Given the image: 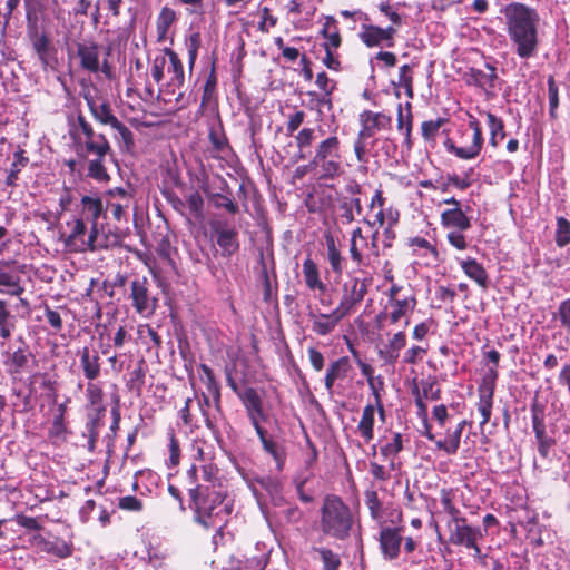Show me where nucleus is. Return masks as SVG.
I'll use <instances>...</instances> for the list:
<instances>
[{"label":"nucleus","instance_id":"f257e3e1","mask_svg":"<svg viewBox=\"0 0 570 570\" xmlns=\"http://www.w3.org/2000/svg\"><path fill=\"white\" fill-rule=\"evenodd\" d=\"M499 13L513 52L520 59L534 58L540 46L538 10L523 2L513 1L502 6Z\"/></svg>","mask_w":570,"mask_h":570},{"label":"nucleus","instance_id":"f03ea898","mask_svg":"<svg viewBox=\"0 0 570 570\" xmlns=\"http://www.w3.org/2000/svg\"><path fill=\"white\" fill-rule=\"evenodd\" d=\"M193 521L206 530L228 522L234 511V499L224 484L196 485L188 489Z\"/></svg>","mask_w":570,"mask_h":570},{"label":"nucleus","instance_id":"7ed1b4c3","mask_svg":"<svg viewBox=\"0 0 570 570\" xmlns=\"http://www.w3.org/2000/svg\"><path fill=\"white\" fill-rule=\"evenodd\" d=\"M318 527L321 535L317 542L322 543L324 537L336 541H346L351 538L354 528V517L351 508L340 495L326 494L320 509Z\"/></svg>","mask_w":570,"mask_h":570},{"label":"nucleus","instance_id":"20e7f679","mask_svg":"<svg viewBox=\"0 0 570 570\" xmlns=\"http://www.w3.org/2000/svg\"><path fill=\"white\" fill-rule=\"evenodd\" d=\"M546 410L547 405L535 395L530 403V413L537 451L541 459L551 461L557 445V426L554 423H547Z\"/></svg>","mask_w":570,"mask_h":570},{"label":"nucleus","instance_id":"39448f33","mask_svg":"<svg viewBox=\"0 0 570 570\" xmlns=\"http://www.w3.org/2000/svg\"><path fill=\"white\" fill-rule=\"evenodd\" d=\"M364 276L361 278L355 272L347 273V281L342 285V297L340 301L337 314L347 316L357 305L362 303L367 294L368 286L373 278L363 269L358 271Z\"/></svg>","mask_w":570,"mask_h":570},{"label":"nucleus","instance_id":"423d86ee","mask_svg":"<svg viewBox=\"0 0 570 570\" xmlns=\"http://www.w3.org/2000/svg\"><path fill=\"white\" fill-rule=\"evenodd\" d=\"M341 141L336 136H330L322 140L315 149L312 158L313 164L321 167L320 179H333L338 176L341 170Z\"/></svg>","mask_w":570,"mask_h":570},{"label":"nucleus","instance_id":"0eeeda50","mask_svg":"<svg viewBox=\"0 0 570 570\" xmlns=\"http://www.w3.org/2000/svg\"><path fill=\"white\" fill-rule=\"evenodd\" d=\"M210 230L224 257H232L239 250L238 229L228 219L212 220Z\"/></svg>","mask_w":570,"mask_h":570},{"label":"nucleus","instance_id":"6e6552de","mask_svg":"<svg viewBox=\"0 0 570 570\" xmlns=\"http://www.w3.org/2000/svg\"><path fill=\"white\" fill-rule=\"evenodd\" d=\"M70 136L73 141L76 155L81 160H88L91 155L95 157L114 156L111 146L104 134H99L97 138L91 140H82L73 130H70Z\"/></svg>","mask_w":570,"mask_h":570},{"label":"nucleus","instance_id":"1a4fd4ad","mask_svg":"<svg viewBox=\"0 0 570 570\" xmlns=\"http://www.w3.org/2000/svg\"><path fill=\"white\" fill-rule=\"evenodd\" d=\"M484 67L487 70H481L474 67L469 68L465 73L466 83L481 88L485 91L487 96L493 97L495 96V90L501 89L503 80L498 77L494 65L485 62Z\"/></svg>","mask_w":570,"mask_h":570},{"label":"nucleus","instance_id":"9d476101","mask_svg":"<svg viewBox=\"0 0 570 570\" xmlns=\"http://www.w3.org/2000/svg\"><path fill=\"white\" fill-rule=\"evenodd\" d=\"M132 307L139 314H150L156 309L158 299L149 291V281L145 276H136L130 282Z\"/></svg>","mask_w":570,"mask_h":570},{"label":"nucleus","instance_id":"9b49d317","mask_svg":"<svg viewBox=\"0 0 570 570\" xmlns=\"http://www.w3.org/2000/svg\"><path fill=\"white\" fill-rule=\"evenodd\" d=\"M254 429L262 443L263 450L273 458L276 470L282 472L287 458L284 439L273 432H268L262 425Z\"/></svg>","mask_w":570,"mask_h":570},{"label":"nucleus","instance_id":"f8f14e48","mask_svg":"<svg viewBox=\"0 0 570 570\" xmlns=\"http://www.w3.org/2000/svg\"><path fill=\"white\" fill-rule=\"evenodd\" d=\"M403 527H383L380 530V549L385 560L392 561L399 558L403 542Z\"/></svg>","mask_w":570,"mask_h":570},{"label":"nucleus","instance_id":"ddd939ff","mask_svg":"<svg viewBox=\"0 0 570 570\" xmlns=\"http://www.w3.org/2000/svg\"><path fill=\"white\" fill-rule=\"evenodd\" d=\"M239 400L242 401L247 416L250 421L253 428L259 426V421H266L267 414L263 409V401L256 389L248 386L243 390L242 394H239Z\"/></svg>","mask_w":570,"mask_h":570},{"label":"nucleus","instance_id":"4468645a","mask_svg":"<svg viewBox=\"0 0 570 570\" xmlns=\"http://www.w3.org/2000/svg\"><path fill=\"white\" fill-rule=\"evenodd\" d=\"M397 30L394 26L381 28L374 24H364L363 31L360 33V38L368 48L379 47L383 42H385L386 47H392L394 45V36Z\"/></svg>","mask_w":570,"mask_h":570},{"label":"nucleus","instance_id":"2eb2a0df","mask_svg":"<svg viewBox=\"0 0 570 570\" xmlns=\"http://www.w3.org/2000/svg\"><path fill=\"white\" fill-rule=\"evenodd\" d=\"M219 189L220 191L214 193L203 186V191L214 208L225 209L230 215L238 214L239 205L235 202L232 189L224 178L222 179V186Z\"/></svg>","mask_w":570,"mask_h":570},{"label":"nucleus","instance_id":"dca6fc26","mask_svg":"<svg viewBox=\"0 0 570 570\" xmlns=\"http://www.w3.org/2000/svg\"><path fill=\"white\" fill-rule=\"evenodd\" d=\"M449 541L455 546L472 547L474 541L482 537L480 528L468 525L465 518L459 519V521L452 524L449 522Z\"/></svg>","mask_w":570,"mask_h":570},{"label":"nucleus","instance_id":"f3484780","mask_svg":"<svg viewBox=\"0 0 570 570\" xmlns=\"http://www.w3.org/2000/svg\"><path fill=\"white\" fill-rule=\"evenodd\" d=\"M262 489H264L274 507H284L287 500L283 494V482L277 476L272 475H256L253 478Z\"/></svg>","mask_w":570,"mask_h":570},{"label":"nucleus","instance_id":"a211bd4d","mask_svg":"<svg viewBox=\"0 0 570 570\" xmlns=\"http://www.w3.org/2000/svg\"><path fill=\"white\" fill-rule=\"evenodd\" d=\"M441 225L445 229L468 230L471 228V217L462 207H452L441 213Z\"/></svg>","mask_w":570,"mask_h":570},{"label":"nucleus","instance_id":"6ab92c4d","mask_svg":"<svg viewBox=\"0 0 570 570\" xmlns=\"http://www.w3.org/2000/svg\"><path fill=\"white\" fill-rule=\"evenodd\" d=\"M77 56L82 69L96 73L99 71V45L96 42L77 43Z\"/></svg>","mask_w":570,"mask_h":570},{"label":"nucleus","instance_id":"aec40b11","mask_svg":"<svg viewBox=\"0 0 570 570\" xmlns=\"http://www.w3.org/2000/svg\"><path fill=\"white\" fill-rule=\"evenodd\" d=\"M352 368L348 356H342L333 361L325 374L324 384L326 390L332 393L335 381L343 380Z\"/></svg>","mask_w":570,"mask_h":570},{"label":"nucleus","instance_id":"412c9836","mask_svg":"<svg viewBox=\"0 0 570 570\" xmlns=\"http://www.w3.org/2000/svg\"><path fill=\"white\" fill-rule=\"evenodd\" d=\"M148 372V364L144 357H140L136 362V366L134 370L129 371L128 380L126 382V387L128 391L136 394V396H140L142 393V387L145 385L146 374Z\"/></svg>","mask_w":570,"mask_h":570},{"label":"nucleus","instance_id":"4be33fe9","mask_svg":"<svg viewBox=\"0 0 570 570\" xmlns=\"http://www.w3.org/2000/svg\"><path fill=\"white\" fill-rule=\"evenodd\" d=\"M460 266L470 279L474 281L482 288H488V273L475 258L468 257L466 259H461Z\"/></svg>","mask_w":570,"mask_h":570},{"label":"nucleus","instance_id":"5701e85b","mask_svg":"<svg viewBox=\"0 0 570 570\" xmlns=\"http://www.w3.org/2000/svg\"><path fill=\"white\" fill-rule=\"evenodd\" d=\"M322 543L317 542V539L313 540V544L311 546V552H315L318 554V558L322 562V570H340L342 567V560L338 553L334 552L332 549L327 547L321 546Z\"/></svg>","mask_w":570,"mask_h":570},{"label":"nucleus","instance_id":"b1692460","mask_svg":"<svg viewBox=\"0 0 570 570\" xmlns=\"http://www.w3.org/2000/svg\"><path fill=\"white\" fill-rule=\"evenodd\" d=\"M338 309L335 308L330 314H321L318 317L313 316L312 330L318 335L325 336L334 331L345 315L337 314Z\"/></svg>","mask_w":570,"mask_h":570},{"label":"nucleus","instance_id":"393cba45","mask_svg":"<svg viewBox=\"0 0 570 570\" xmlns=\"http://www.w3.org/2000/svg\"><path fill=\"white\" fill-rule=\"evenodd\" d=\"M80 364L86 379L92 381L100 375L99 355L96 351H90L89 347H83L80 351Z\"/></svg>","mask_w":570,"mask_h":570},{"label":"nucleus","instance_id":"a878e982","mask_svg":"<svg viewBox=\"0 0 570 570\" xmlns=\"http://www.w3.org/2000/svg\"><path fill=\"white\" fill-rule=\"evenodd\" d=\"M216 57L212 60V67L210 71L206 78L204 88H203V95H202V101L199 106V112L203 114L204 109L213 101L216 100V89L218 83V78L216 73Z\"/></svg>","mask_w":570,"mask_h":570},{"label":"nucleus","instance_id":"bb28decb","mask_svg":"<svg viewBox=\"0 0 570 570\" xmlns=\"http://www.w3.org/2000/svg\"><path fill=\"white\" fill-rule=\"evenodd\" d=\"M406 345V335L400 331L394 334L385 350H380L379 355L389 365H394L399 357V351Z\"/></svg>","mask_w":570,"mask_h":570},{"label":"nucleus","instance_id":"cd10ccee","mask_svg":"<svg viewBox=\"0 0 570 570\" xmlns=\"http://www.w3.org/2000/svg\"><path fill=\"white\" fill-rule=\"evenodd\" d=\"M303 274L305 284L309 289H318L321 293L326 292L327 286L320 278L317 265L309 257H307L303 263Z\"/></svg>","mask_w":570,"mask_h":570},{"label":"nucleus","instance_id":"c85d7f7f","mask_svg":"<svg viewBox=\"0 0 570 570\" xmlns=\"http://www.w3.org/2000/svg\"><path fill=\"white\" fill-rule=\"evenodd\" d=\"M42 551L57 558H68L73 552V546L71 542H67L60 538L53 540H45L42 542Z\"/></svg>","mask_w":570,"mask_h":570},{"label":"nucleus","instance_id":"c756f323","mask_svg":"<svg viewBox=\"0 0 570 570\" xmlns=\"http://www.w3.org/2000/svg\"><path fill=\"white\" fill-rule=\"evenodd\" d=\"M165 56L169 58L170 67L168 72L173 73L170 85L181 87L184 85V67L179 56L171 48L163 49Z\"/></svg>","mask_w":570,"mask_h":570},{"label":"nucleus","instance_id":"7c9ffc66","mask_svg":"<svg viewBox=\"0 0 570 570\" xmlns=\"http://www.w3.org/2000/svg\"><path fill=\"white\" fill-rule=\"evenodd\" d=\"M22 344L23 346L16 350L10 356L8 366L11 374H20L24 368H27L29 360L32 357V353L23 341Z\"/></svg>","mask_w":570,"mask_h":570},{"label":"nucleus","instance_id":"2f4dec72","mask_svg":"<svg viewBox=\"0 0 570 570\" xmlns=\"http://www.w3.org/2000/svg\"><path fill=\"white\" fill-rule=\"evenodd\" d=\"M374 414L375 406L373 404H367L363 409L362 417L357 425V430L365 442H370L374 436Z\"/></svg>","mask_w":570,"mask_h":570},{"label":"nucleus","instance_id":"473e14b6","mask_svg":"<svg viewBox=\"0 0 570 570\" xmlns=\"http://www.w3.org/2000/svg\"><path fill=\"white\" fill-rule=\"evenodd\" d=\"M16 328V316L11 313L8 303L0 298V337L7 340Z\"/></svg>","mask_w":570,"mask_h":570},{"label":"nucleus","instance_id":"72a5a7b5","mask_svg":"<svg viewBox=\"0 0 570 570\" xmlns=\"http://www.w3.org/2000/svg\"><path fill=\"white\" fill-rule=\"evenodd\" d=\"M26 3V21H27V37L29 40H33L39 38L46 32L41 30V26L39 23V18L36 12L35 7L31 4L30 0H24Z\"/></svg>","mask_w":570,"mask_h":570},{"label":"nucleus","instance_id":"f704fd0d","mask_svg":"<svg viewBox=\"0 0 570 570\" xmlns=\"http://www.w3.org/2000/svg\"><path fill=\"white\" fill-rule=\"evenodd\" d=\"M106 413V406L100 405L99 407L95 409L94 413H90L88 415V421L86 423V431L83 433L85 436L88 438V440H98L99 436V428L104 424L102 417Z\"/></svg>","mask_w":570,"mask_h":570},{"label":"nucleus","instance_id":"c9c22d12","mask_svg":"<svg viewBox=\"0 0 570 570\" xmlns=\"http://www.w3.org/2000/svg\"><path fill=\"white\" fill-rule=\"evenodd\" d=\"M23 149H18L13 154V161L11 164V167L9 169V173L7 175L4 184L9 187L17 186V180L19 177V173L21 171L22 167H26L29 163V158L24 155Z\"/></svg>","mask_w":570,"mask_h":570},{"label":"nucleus","instance_id":"e433bc0d","mask_svg":"<svg viewBox=\"0 0 570 570\" xmlns=\"http://www.w3.org/2000/svg\"><path fill=\"white\" fill-rule=\"evenodd\" d=\"M105 159L106 157H95L94 159L88 158L87 177L98 183H108L111 177L105 166Z\"/></svg>","mask_w":570,"mask_h":570},{"label":"nucleus","instance_id":"4c0bfd02","mask_svg":"<svg viewBox=\"0 0 570 570\" xmlns=\"http://www.w3.org/2000/svg\"><path fill=\"white\" fill-rule=\"evenodd\" d=\"M308 96L314 97L315 99H311L309 101V108L313 110H316L317 112V119L322 121L325 117V112L323 111V108H326L327 111L333 110V100H332V94L326 91L325 94H322L318 96L315 91H308Z\"/></svg>","mask_w":570,"mask_h":570},{"label":"nucleus","instance_id":"58836bf2","mask_svg":"<svg viewBox=\"0 0 570 570\" xmlns=\"http://www.w3.org/2000/svg\"><path fill=\"white\" fill-rule=\"evenodd\" d=\"M488 126L490 129V145L497 147L505 138L503 120L492 112H487Z\"/></svg>","mask_w":570,"mask_h":570},{"label":"nucleus","instance_id":"ea45409f","mask_svg":"<svg viewBox=\"0 0 570 570\" xmlns=\"http://www.w3.org/2000/svg\"><path fill=\"white\" fill-rule=\"evenodd\" d=\"M325 240L327 247V258L332 267V271L336 275L341 276L343 273L344 258L342 257L341 252L337 249L335 245V239L332 235H326Z\"/></svg>","mask_w":570,"mask_h":570},{"label":"nucleus","instance_id":"a19ab883","mask_svg":"<svg viewBox=\"0 0 570 570\" xmlns=\"http://www.w3.org/2000/svg\"><path fill=\"white\" fill-rule=\"evenodd\" d=\"M360 121L370 124L371 128L382 130L390 128L392 118L383 112H373L371 110H364L360 115Z\"/></svg>","mask_w":570,"mask_h":570},{"label":"nucleus","instance_id":"79ce46f5","mask_svg":"<svg viewBox=\"0 0 570 570\" xmlns=\"http://www.w3.org/2000/svg\"><path fill=\"white\" fill-rule=\"evenodd\" d=\"M81 204L83 212L90 215V222H98L99 217L104 214L105 207L101 198L91 197L88 195L82 196Z\"/></svg>","mask_w":570,"mask_h":570},{"label":"nucleus","instance_id":"37998d69","mask_svg":"<svg viewBox=\"0 0 570 570\" xmlns=\"http://www.w3.org/2000/svg\"><path fill=\"white\" fill-rule=\"evenodd\" d=\"M403 435L399 432H394L392 440L386 441L380 449L381 455L384 459L396 458V455L404 449Z\"/></svg>","mask_w":570,"mask_h":570},{"label":"nucleus","instance_id":"c03bdc74","mask_svg":"<svg viewBox=\"0 0 570 570\" xmlns=\"http://www.w3.org/2000/svg\"><path fill=\"white\" fill-rule=\"evenodd\" d=\"M213 405L215 406V404L213 403ZM204 422H205V425L206 428L212 432L214 439L216 440L217 444L223 448V438H222V430H220V426H219V416H218V412L215 411V409L212 411H208V412H204Z\"/></svg>","mask_w":570,"mask_h":570},{"label":"nucleus","instance_id":"a18cd8bd","mask_svg":"<svg viewBox=\"0 0 570 570\" xmlns=\"http://www.w3.org/2000/svg\"><path fill=\"white\" fill-rule=\"evenodd\" d=\"M258 263L261 265V281H262V285H263V299L266 303H271L272 297H273V287H272V282H271L267 263L265 261L263 253L259 254Z\"/></svg>","mask_w":570,"mask_h":570},{"label":"nucleus","instance_id":"49530a36","mask_svg":"<svg viewBox=\"0 0 570 570\" xmlns=\"http://www.w3.org/2000/svg\"><path fill=\"white\" fill-rule=\"evenodd\" d=\"M175 20H176V12L169 7H164L161 9L160 13L158 14L157 22H156L157 32H158L159 38L165 37L169 27L174 23Z\"/></svg>","mask_w":570,"mask_h":570},{"label":"nucleus","instance_id":"de8ad7c7","mask_svg":"<svg viewBox=\"0 0 570 570\" xmlns=\"http://www.w3.org/2000/svg\"><path fill=\"white\" fill-rule=\"evenodd\" d=\"M548 97H549V116L551 119L557 118V109L559 107V88L552 75L547 79Z\"/></svg>","mask_w":570,"mask_h":570},{"label":"nucleus","instance_id":"09e8293b","mask_svg":"<svg viewBox=\"0 0 570 570\" xmlns=\"http://www.w3.org/2000/svg\"><path fill=\"white\" fill-rule=\"evenodd\" d=\"M16 265L17 262L13 259L0 261V285L8 287L10 285H16V278L19 277L17 273L12 272V267Z\"/></svg>","mask_w":570,"mask_h":570},{"label":"nucleus","instance_id":"8fccbe9b","mask_svg":"<svg viewBox=\"0 0 570 570\" xmlns=\"http://www.w3.org/2000/svg\"><path fill=\"white\" fill-rule=\"evenodd\" d=\"M449 121L448 118H438L436 120H426L421 125L422 137L425 141H433L439 129Z\"/></svg>","mask_w":570,"mask_h":570},{"label":"nucleus","instance_id":"3c124183","mask_svg":"<svg viewBox=\"0 0 570 570\" xmlns=\"http://www.w3.org/2000/svg\"><path fill=\"white\" fill-rule=\"evenodd\" d=\"M186 46L188 51V67L191 71L197 60L198 50L202 46L200 32L196 31L190 33L186 40Z\"/></svg>","mask_w":570,"mask_h":570},{"label":"nucleus","instance_id":"603ef678","mask_svg":"<svg viewBox=\"0 0 570 570\" xmlns=\"http://www.w3.org/2000/svg\"><path fill=\"white\" fill-rule=\"evenodd\" d=\"M30 42L39 60L42 62L43 66H47L48 55L49 51L52 49L49 37L47 35H43L39 38L31 40Z\"/></svg>","mask_w":570,"mask_h":570},{"label":"nucleus","instance_id":"864d4df0","mask_svg":"<svg viewBox=\"0 0 570 570\" xmlns=\"http://www.w3.org/2000/svg\"><path fill=\"white\" fill-rule=\"evenodd\" d=\"M554 240L558 247H564L570 244V222L564 217L557 218Z\"/></svg>","mask_w":570,"mask_h":570},{"label":"nucleus","instance_id":"5fc2aeb1","mask_svg":"<svg viewBox=\"0 0 570 570\" xmlns=\"http://www.w3.org/2000/svg\"><path fill=\"white\" fill-rule=\"evenodd\" d=\"M110 127L119 134V137L124 144V149L126 151H131L135 148V138L132 131L118 119L115 120Z\"/></svg>","mask_w":570,"mask_h":570},{"label":"nucleus","instance_id":"6e6d98bb","mask_svg":"<svg viewBox=\"0 0 570 570\" xmlns=\"http://www.w3.org/2000/svg\"><path fill=\"white\" fill-rule=\"evenodd\" d=\"M365 504L370 510V514L373 519L377 520L382 517V503L379 499L377 492L375 490H366L365 493Z\"/></svg>","mask_w":570,"mask_h":570},{"label":"nucleus","instance_id":"4d7b16f0","mask_svg":"<svg viewBox=\"0 0 570 570\" xmlns=\"http://www.w3.org/2000/svg\"><path fill=\"white\" fill-rule=\"evenodd\" d=\"M92 117L102 125H111L118 118L114 115L111 106L108 101H102L97 108L96 115Z\"/></svg>","mask_w":570,"mask_h":570},{"label":"nucleus","instance_id":"13d9d810","mask_svg":"<svg viewBox=\"0 0 570 570\" xmlns=\"http://www.w3.org/2000/svg\"><path fill=\"white\" fill-rule=\"evenodd\" d=\"M186 204L188 205V208L190 210V214L199 219L204 217V199L199 191L191 193L186 200Z\"/></svg>","mask_w":570,"mask_h":570},{"label":"nucleus","instance_id":"bf43d9fd","mask_svg":"<svg viewBox=\"0 0 570 570\" xmlns=\"http://www.w3.org/2000/svg\"><path fill=\"white\" fill-rule=\"evenodd\" d=\"M377 9L381 13H383L392 23L393 26H402L403 19L402 16L397 12L396 8H394L389 0H382L377 4Z\"/></svg>","mask_w":570,"mask_h":570},{"label":"nucleus","instance_id":"052dcab7","mask_svg":"<svg viewBox=\"0 0 570 570\" xmlns=\"http://www.w3.org/2000/svg\"><path fill=\"white\" fill-rule=\"evenodd\" d=\"M41 377L42 382L40 386L43 390V396L51 403L56 404L58 401L57 381L47 376V374H41Z\"/></svg>","mask_w":570,"mask_h":570},{"label":"nucleus","instance_id":"680f3d73","mask_svg":"<svg viewBox=\"0 0 570 570\" xmlns=\"http://www.w3.org/2000/svg\"><path fill=\"white\" fill-rule=\"evenodd\" d=\"M222 134L214 128H210L208 132V139L216 151H224L225 148L229 147L228 139L223 130V125L220 124Z\"/></svg>","mask_w":570,"mask_h":570},{"label":"nucleus","instance_id":"e2e57ef3","mask_svg":"<svg viewBox=\"0 0 570 570\" xmlns=\"http://www.w3.org/2000/svg\"><path fill=\"white\" fill-rule=\"evenodd\" d=\"M557 318L561 327L570 335V297L560 302Z\"/></svg>","mask_w":570,"mask_h":570},{"label":"nucleus","instance_id":"0e129e2a","mask_svg":"<svg viewBox=\"0 0 570 570\" xmlns=\"http://www.w3.org/2000/svg\"><path fill=\"white\" fill-rule=\"evenodd\" d=\"M206 389L208 393L213 397V403L215 404V411L218 412L220 416H223V409L220 403V385L217 382L216 377L210 379L205 382Z\"/></svg>","mask_w":570,"mask_h":570},{"label":"nucleus","instance_id":"69168bd1","mask_svg":"<svg viewBox=\"0 0 570 570\" xmlns=\"http://www.w3.org/2000/svg\"><path fill=\"white\" fill-rule=\"evenodd\" d=\"M118 508L125 511L140 512L144 508V503L135 495H126L119 498Z\"/></svg>","mask_w":570,"mask_h":570},{"label":"nucleus","instance_id":"338daca9","mask_svg":"<svg viewBox=\"0 0 570 570\" xmlns=\"http://www.w3.org/2000/svg\"><path fill=\"white\" fill-rule=\"evenodd\" d=\"M315 138V129L314 128H303L296 136L295 141L297 148L303 151L306 148L311 147L313 140Z\"/></svg>","mask_w":570,"mask_h":570},{"label":"nucleus","instance_id":"774afa93","mask_svg":"<svg viewBox=\"0 0 570 570\" xmlns=\"http://www.w3.org/2000/svg\"><path fill=\"white\" fill-rule=\"evenodd\" d=\"M120 242L121 236L118 233L111 230L105 232L104 226H100V242L98 243L100 249L117 246Z\"/></svg>","mask_w":570,"mask_h":570}]
</instances>
